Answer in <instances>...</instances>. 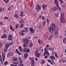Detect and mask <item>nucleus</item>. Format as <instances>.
I'll return each instance as SVG.
<instances>
[{
	"label": "nucleus",
	"mask_w": 66,
	"mask_h": 66,
	"mask_svg": "<svg viewBox=\"0 0 66 66\" xmlns=\"http://www.w3.org/2000/svg\"><path fill=\"white\" fill-rule=\"evenodd\" d=\"M18 49L20 52H22L23 51V52H27V53H29L30 52V49L29 48H24L23 50H22V49L21 48V46H20L19 47Z\"/></svg>",
	"instance_id": "nucleus-1"
},
{
	"label": "nucleus",
	"mask_w": 66,
	"mask_h": 66,
	"mask_svg": "<svg viewBox=\"0 0 66 66\" xmlns=\"http://www.w3.org/2000/svg\"><path fill=\"white\" fill-rule=\"evenodd\" d=\"M52 26L50 28H48L49 31L51 33H53V32L55 31V29H54V27H55L56 26L55 24L54 23H53L52 24Z\"/></svg>",
	"instance_id": "nucleus-2"
},
{
	"label": "nucleus",
	"mask_w": 66,
	"mask_h": 66,
	"mask_svg": "<svg viewBox=\"0 0 66 66\" xmlns=\"http://www.w3.org/2000/svg\"><path fill=\"white\" fill-rule=\"evenodd\" d=\"M23 42H25L24 44L23 45V46L24 48L28 47V44H29V41H28V39H23Z\"/></svg>",
	"instance_id": "nucleus-3"
},
{
	"label": "nucleus",
	"mask_w": 66,
	"mask_h": 66,
	"mask_svg": "<svg viewBox=\"0 0 66 66\" xmlns=\"http://www.w3.org/2000/svg\"><path fill=\"white\" fill-rule=\"evenodd\" d=\"M64 14L62 13L61 14L60 22L61 23H65L66 21L65 20V19L64 18Z\"/></svg>",
	"instance_id": "nucleus-4"
},
{
	"label": "nucleus",
	"mask_w": 66,
	"mask_h": 66,
	"mask_svg": "<svg viewBox=\"0 0 66 66\" xmlns=\"http://www.w3.org/2000/svg\"><path fill=\"white\" fill-rule=\"evenodd\" d=\"M19 61L20 65L19 66H24V65L22 64V60L21 59V57H20L18 58ZM14 66H17V64L15 65Z\"/></svg>",
	"instance_id": "nucleus-5"
},
{
	"label": "nucleus",
	"mask_w": 66,
	"mask_h": 66,
	"mask_svg": "<svg viewBox=\"0 0 66 66\" xmlns=\"http://www.w3.org/2000/svg\"><path fill=\"white\" fill-rule=\"evenodd\" d=\"M54 2L56 6H57L58 9L59 10H60V11H61V8H60L59 7V4L58 3V0H55Z\"/></svg>",
	"instance_id": "nucleus-6"
},
{
	"label": "nucleus",
	"mask_w": 66,
	"mask_h": 66,
	"mask_svg": "<svg viewBox=\"0 0 66 66\" xmlns=\"http://www.w3.org/2000/svg\"><path fill=\"white\" fill-rule=\"evenodd\" d=\"M29 60H30L31 61V66H34L35 65V62L34 61L33 58H29Z\"/></svg>",
	"instance_id": "nucleus-7"
},
{
	"label": "nucleus",
	"mask_w": 66,
	"mask_h": 66,
	"mask_svg": "<svg viewBox=\"0 0 66 66\" xmlns=\"http://www.w3.org/2000/svg\"><path fill=\"white\" fill-rule=\"evenodd\" d=\"M41 9V8L40 7V6H39V4H38L37 5V6L35 8V10H37V11H38Z\"/></svg>",
	"instance_id": "nucleus-8"
},
{
	"label": "nucleus",
	"mask_w": 66,
	"mask_h": 66,
	"mask_svg": "<svg viewBox=\"0 0 66 66\" xmlns=\"http://www.w3.org/2000/svg\"><path fill=\"white\" fill-rule=\"evenodd\" d=\"M2 57L3 58V61H4V59H5V53H2Z\"/></svg>",
	"instance_id": "nucleus-9"
},
{
	"label": "nucleus",
	"mask_w": 66,
	"mask_h": 66,
	"mask_svg": "<svg viewBox=\"0 0 66 66\" xmlns=\"http://www.w3.org/2000/svg\"><path fill=\"white\" fill-rule=\"evenodd\" d=\"M12 36L11 35H10L8 38V40H12Z\"/></svg>",
	"instance_id": "nucleus-10"
},
{
	"label": "nucleus",
	"mask_w": 66,
	"mask_h": 66,
	"mask_svg": "<svg viewBox=\"0 0 66 66\" xmlns=\"http://www.w3.org/2000/svg\"><path fill=\"white\" fill-rule=\"evenodd\" d=\"M50 58L51 60H55V58L54 56H51L50 57Z\"/></svg>",
	"instance_id": "nucleus-11"
},
{
	"label": "nucleus",
	"mask_w": 66,
	"mask_h": 66,
	"mask_svg": "<svg viewBox=\"0 0 66 66\" xmlns=\"http://www.w3.org/2000/svg\"><path fill=\"white\" fill-rule=\"evenodd\" d=\"M30 31L31 33H34L35 30L34 29H33V28H31L30 29Z\"/></svg>",
	"instance_id": "nucleus-12"
},
{
	"label": "nucleus",
	"mask_w": 66,
	"mask_h": 66,
	"mask_svg": "<svg viewBox=\"0 0 66 66\" xmlns=\"http://www.w3.org/2000/svg\"><path fill=\"white\" fill-rule=\"evenodd\" d=\"M12 62H14V61H17L18 58L16 57H13V58Z\"/></svg>",
	"instance_id": "nucleus-13"
},
{
	"label": "nucleus",
	"mask_w": 66,
	"mask_h": 66,
	"mask_svg": "<svg viewBox=\"0 0 66 66\" xmlns=\"http://www.w3.org/2000/svg\"><path fill=\"white\" fill-rule=\"evenodd\" d=\"M46 54H47L48 55L49 54V53L48 51H47L46 52H45L43 54L44 56H45Z\"/></svg>",
	"instance_id": "nucleus-14"
},
{
	"label": "nucleus",
	"mask_w": 66,
	"mask_h": 66,
	"mask_svg": "<svg viewBox=\"0 0 66 66\" xmlns=\"http://www.w3.org/2000/svg\"><path fill=\"white\" fill-rule=\"evenodd\" d=\"M24 57L25 58V59H26L28 57V54H27V53H25L24 54Z\"/></svg>",
	"instance_id": "nucleus-15"
},
{
	"label": "nucleus",
	"mask_w": 66,
	"mask_h": 66,
	"mask_svg": "<svg viewBox=\"0 0 66 66\" xmlns=\"http://www.w3.org/2000/svg\"><path fill=\"white\" fill-rule=\"evenodd\" d=\"M9 44L7 43L5 45V48H9Z\"/></svg>",
	"instance_id": "nucleus-16"
},
{
	"label": "nucleus",
	"mask_w": 66,
	"mask_h": 66,
	"mask_svg": "<svg viewBox=\"0 0 66 66\" xmlns=\"http://www.w3.org/2000/svg\"><path fill=\"white\" fill-rule=\"evenodd\" d=\"M16 51L17 53L18 54H20V55H21V53L18 51V49H16Z\"/></svg>",
	"instance_id": "nucleus-17"
},
{
	"label": "nucleus",
	"mask_w": 66,
	"mask_h": 66,
	"mask_svg": "<svg viewBox=\"0 0 66 66\" xmlns=\"http://www.w3.org/2000/svg\"><path fill=\"white\" fill-rule=\"evenodd\" d=\"M10 29L11 30H12L14 32V30L13 29V27H12V26L11 25L10 26Z\"/></svg>",
	"instance_id": "nucleus-18"
},
{
	"label": "nucleus",
	"mask_w": 66,
	"mask_h": 66,
	"mask_svg": "<svg viewBox=\"0 0 66 66\" xmlns=\"http://www.w3.org/2000/svg\"><path fill=\"white\" fill-rule=\"evenodd\" d=\"M47 6L45 5H43V6H42V7H43V9H45L46 8Z\"/></svg>",
	"instance_id": "nucleus-19"
},
{
	"label": "nucleus",
	"mask_w": 66,
	"mask_h": 66,
	"mask_svg": "<svg viewBox=\"0 0 66 66\" xmlns=\"http://www.w3.org/2000/svg\"><path fill=\"white\" fill-rule=\"evenodd\" d=\"M25 31H26V32H28V30H29V29L28 28H27V27H25L24 28Z\"/></svg>",
	"instance_id": "nucleus-20"
},
{
	"label": "nucleus",
	"mask_w": 66,
	"mask_h": 66,
	"mask_svg": "<svg viewBox=\"0 0 66 66\" xmlns=\"http://www.w3.org/2000/svg\"><path fill=\"white\" fill-rule=\"evenodd\" d=\"M40 54H39V53L35 54L36 56L37 57H40Z\"/></svg>",
	"instance_id": "nucleus-21"
},
{
	"label": "nucleus",
	"mask_w": 66,
	"mask_h": 66,
	"mask_svg": "<svg viewBox=\"0 0 66 66\" xmlns=\"http://www.w3.org/2000/svg\"><path fill=\"white\" fill-rule=\"evenodd\" d=\"M4 2L6 3H8L9 1L10 0H3Z\"/></svg>",
	"instance_id": "nucleus-22"
},
{
	"label": "nucleus",
	"mask_w": 66,
	"mask_h": 66,
	"mask_svg": "<svg viewBox=\"0 0 66 66\" xmlns=\"http://www.w3.org/2000/svg\"><path fill=\"white\" fill-rule=\"evenodd\" d=\"M53 36V35H51L50 37L48 38V40H50V39H52V38Z\"/></svg>",
	"instance_id": "nucleus-23"
},
{
	"label": "nucleus",
	"mask_w": 66,
	"mask_h": 66,
	"mask_svg": "<svg viewBox=\"0 0 66 66\" xmlns=\"http://www.w3.org/2000/svg\"><path fill=\"white\" fill-rule=\"evenodd\" d=\"M23 22H24V21L23 20H21L20 21L19 23H23Z\"/></svg>",
	"instance_id": "nucleus-24"
},
{
	"label": "nucleus",
	"mask_w": 66,
	"mask_h": 66,
	"mask_svg": "<svg viewBox=\"0 0 66 66\" xmlns=\"http://www.w3.org/2000/svg\"><path fill=\"white\" fill-rule=\"evenodd\" d=\"M53 8L54 11H56V10H57V8L56 7H53Z\"/></svg>",
	"instance_id": "nucleus-25"
},
{
	"label": "nucleus",
	"mask_w": 66,
	"mask_h": 66,
	"mask_svg": "<svg viewBox=\"0 0 66 66\" xmlns=\"http://www.w3.org/2000/svg\"><path fill=\"white\" fill-rule=\"evenodd\" d=\"M21 14L20 15V16H23V15H22V14H23V12L22 11H21Z\"/></svg>",
	"instance_id": "nucleus-26"
},
{
	"label": "nucleus",
	"mask_w": 66,
	"mask_h": 66,
	"mask_svg": "<svg viewBox=\"0 0 66 66\" xmlns=\"http://www.w3.org/2000/svg\"><path fill=\"white\" fill-rule=\"evenodd\" d=\"M0 59L1 61V64H2V57H1V55H0Z\"/></svg>",
	"instance_id": "nucleus-27"
},
{
	"label": "nucleus",
	"mask_w": 66,
	"mask_h": 66,
	"mask_svg": "<svg viewBox=\"0 0 66 66\" xmlns=\"http://www.w3.org/2000/svg\"><path fill=\"white\" fill-rule=\"evenodd\" d=\"M7 49H8V48L5 47V48L4 49V52H6L7 51Z\"/></svg>",
	"instance_id": "nucleus-28"
},
{
	"label": "nucleus",
	"mask_w": 66,
	"mask_h": 66,
	"mask_svg": "<svg viewBox=\"0 0 66 66\" xmlns=\"http://www.w3.org/2000/svg\"><path fill=\"white\" fill-rule=\"evenodd\" d=\"M38 42L39 44H41V43H42V41H41L40 39H39L38 40Z\"/></svg>",
	"instance_id": "nucleus-29"
},
{
	"label": "nucleus",
	"mask_w": 66,
	"mask_h": 66,
	"mask_svg": "<svg viewBox=\"0 0 66 66\" xmlns=\"http://www.w3.org/2000/svg\"><path fill=\"white\" fill-rule=\"evenodd\" d=\"M47 49H48L47 47H46L44 49V51L45 52H46V51H48V50H47Z\"/></svg>",
	"instance_id": "nucleus-30"
},
{
	"label": "nucleus",
	"mask_w": 66,
	"mask_h": 66,
	"mask_svg": "<svg viewBox=\"0 0 66 66\" xmlns=\"http://www.w3.org/2000/svg\"><path fill=\"white\" fill-rule=\"evenodd\" d=\"M46 21H45L44 22H43L42 23L43 26H45V24H46Z\"/></svg>",
	"instance_id": "nucleus-31"
},
{
	"label": "nucleus",
	"mask_w": 66,
	"mask_h": 66,
	"mask_svg": "<svg viewBox=\"0 0 66 66\" xmlns=\"http://www.w3.org/2000/svg\"><path fill=\"white\" fill-rule=\"evenodd\" d=\"M63 42L64 43H66V38L64 39L63 40Z\"/></svg>",
	"instance_id": "nucleus-32"
},
{
	"label": "nucleus",
	"mask_w": 66,
	"mask_h": 66,
	"mask_svg": "<svg viewBox=\"0 0 66 66\" xmlns=\"http://www.w3.org/2000/svg\"><path fill=\"white\" fill-rule=\"evenodd\" d=\"M7 61H6L4 63V65H5V66H6V65H7Z\"/></svg>",
	"instance_id": "nucleus-33"
},
{
	"label": "nucleus",
	"mask_w": 66,
	"mask_h": 66,
	"mask_svg": "<svg viewBox=\"0 0 66 66\" xmlns=\"http://www.w3.org/2000/svg\"><path fill=\"white\" fill-rule=\"evenodd\" d=\"M14 16L16 18H18V15L17 14H15Z\"/></svg>",
	"instance_id": "nucleus-34"
},
{
	"label": "nucleus",
	"mask_w": 66,
	"mask_h": 66,
	"mask_svg": "<svg viewBox=\"0 0 66 66\" xmlns=\"http://www.w3.org/2000/svg\"><path fill=\"white\" fill-rule=\"evenodd\" d=\"M3 36L4 37V38H5L6 37L7 35L6 34H4V35H3Z\"/></svg>",
	"instance_id": "nucleus-35"
},
{
	"label": "nucleus",
	"mask_w": 66,
	"mask_h": 66,
	"mask_svg": "<svg viewBox=\"0 0 66 66\" xmlns=\"http://www.w3.org/2000/svg\"><path fill=\"white\" fill-rule=\"evenodd\" d=\"M20 34L22 36H23L25 34L24 33H23L22 32H20Z\"/></svg>",
	"instance_id": "nucleus-36"
},
{
	"label": "nucleus",
	"mask_w": 66,
	"mask_h": 66,
	"mask_svg": "<svg viewBox=\"0 0 66 66\" xmlns=\"http://www.w3.org/2000/svg\"><path fill=\"white\" fill-rule=\"evenodd\" d=\"M48 49L49 50H51V51H53V49L52 48H51L49 47L48 48Z\"/></svg>",
	"instance_id": "nucleus-37"
},
{
	"label": "nucleus",
	"mask_w": 66,
	"mask_h": 66,
	"mask_svg": "<svg viewBox=\"0 0 66 66\" xmlns=\"http://www.w3.org/2000/svg\"><path fill=\"white\" fill-rule=\"evenodd\" d=\"M15 28L16 29H17V28H18V24H16L15 25Z\"/></svg>",
	"instance_id": "nucleus-38"
},
{
	"label": "nucleus",
	"mask_w": 66,
	"mask_h": 66,
	"mask_svg": "<svg viewBox=\"0 0 66 66\" xmlns=\"http://www.w3.org/2000/svg\"><path fill=\"white\" fill-rule=\"evenodd\" d=\"M33 46V44L32 43H31L29 45L30 47H32V46Z\"/></svg>",
	"instance_id": "nucleus-39"
},
{
	"label": "nucleus",
	"mask_w": 66,
	"mask_h": 66,
	"mask_svg": "<svg viewBox=\"0 0 66 66\" xmlns=\"http://www.w3.org/2000/svg\"><path fill=\"white\" fill-rule=\"evenodd\" d=\"M55 56L56 57L58 58V56H57V53H55Z\"/></svg>",
	"instance_id": "nucleus-40"
},
{
	"label": "nucleus",
	"mask_w": 66,
	"mask_h": 66,
	"mask_svg": "<svg viewBox=\"0 0 66 66\" xmlns=\"http://www.w3.org/2000/svg\"><path fill=\"white\" fill-rule=\"evenodd\" d=\"M23 24H22L20 26V27L21 28H22L23 27Z\"/></svg>",
	"instance_id": "nucleus-41"
},
{
	"label": "nucleus",
	"mask_w": 66,
	"mask_h": 66,
	"mask_svg": "<svg viewBox=\"0 0 66 66\" xmlns=\"http://www.w3.org/2000/svg\"><path fill=\"white\" fill-rule=\"evenodd\" d=\"M10 56V54L9 53H8V54L7 55V57H9V56Z\"/></svg>",
	"instance_id": "nucleus-42"
},
{
	"label": "nucleus",
	"mask_w": 66,
	"mask_h": 66,
	"mask_svg": "<svg viewBox=\"0 0 66 66\" xmlns=\"http://www.w3.org/2000/svg\"><path fill=\"white\" fill-rule=\"evenodd\" d=\"M38 51H36L35 52V54H38Z\"/></svg>",
	"instance_id": "nucleus-43"
},
{
	"label": "nucleus",
	"mask_w": 66,
	"mask_h": 66,
	"mask_svg": "<svg viewBox=\"0 0 66 66\" xmlns=\"http://www.w3.org/2000/svg\"><path fill=\"white\" fill-rule=\"evenodd\" d=\"M4 8H3V9L1 8V11H4Z\"/></svg>",
	"instance_id": "nucleus-44"
},
{
	"label": "nucleus",
	"mask_w": 66,
	"mask_h": 66,
	"mask_svg": "<svg viewBox=\"0 0 66 66\" xmlns=\"http://www.w3.org/2000/svg\"><path fill=\"white\" fill-rule=\"evenodd\" d=\"M42 64H44L45 63V61L44 60H42Z\"/></svg>",
	"instance_id": "nucleus-45"
},
{
	"label": "nucleus",
	"mask_w": 66,
	"mask_h": 66,
	"mask_svg": "<svg viewBox=\"0 0 66 66\" xmlns=\"http://www.w3.org/2000/svg\"><path fill=\"white\" fill-rule=\"evenodd\" d=\"M47 61L48 62H49L50 63H51V61L50 60H47Z\"/></svg>",
	"instance_id": "nucleus-46"
},
{
	"label": "nucleus",
	"mask_w": 66,
	"mask_h": 66,
	"mask_svg": "<svg viewBox=\"0 0 66 66\" xmlns=\"http://www.w3.org/2000/svg\"><path fill=\"white\" fill-rule=\"evenodd\" d=\"M23 32H25V31L23 30H22L20 32L21 33H23Z\"/></svg>",
	"instance_id": "nucleus-47"
},
{
	"label": "nucleus",
	"mask_w": 66,
	"mask_h": 66,
	"mask_svg": "<svg viewBox=\"0 0 66 66\" xmlns=\"http://www.w3.org/2000/svg\"><path fill=\"white\" fill-rule=\"evenodd\" d=\"M13 43L12 42H11V43H9V45L10 46H11V45H13Z\"/></svg>",
	"instance_id": "nucleus-48"
},
{
	"label": "nucleus",
	"mask_w": 66,
	"mask_h": 66,
	"mask_svg": "<svg viewBox=\"0 0 66 66\" xmlns=\"http://www.w3.org/2000/svg\"><path fill=\"white\" fill-rule=\"evenodd\" d=\"M4 19H9V18H8L7 17H4Z\"/></svg>",
	"instance_id": "nucleus-49"
},
{
	"label": "nucleus",
	"mask_w": 66,
	"mask_h": 66,
	"mask_svg": "<svg viewBox=\"0 0 66 66\" xmlns=\"http://www.w3.org/2000/svg\"><path fill=\"white\" fill-rule=\"evenodd\" d=\"M42 17L43 16H42V15H40L39 16V18H42Z\"/></svg>",
	"instance_id": "nucleus-50"
},
{
	"label": "nucleus",
	"mask_w": 66,
	"mask_h": 66,
	"mask_svg": "<svg viewBox=\"0 0 66 66\" xmlns=\"http://www.w3.org/2000/svg\"><path fill=\"white\" fill-rule=\"evenodd\" d=\"M45 59H48V56L47 55H46L45 56Z\"/></svg>",
	"instance_id": "nucleus-51"
},
{
	"label": "nucleus",
	"mask_w": 66,
	"mask_h": 66,
	"mask_svg": "<svg viewBox=\"0 0 66 66\" xmlns=\"http://www.w3.org/2000/svg\"><path fill=\"white\" fill-rule=\"evenodd\" d=\"M46 48H48V47H49V46L48 44H47L46 45Z\"/></svg>",
	"instance_id": "nucleus-52"
},
{
	"label": "nucleus",
	"mask_w": 66,
	"mask_h": 66,
	"mask_svg": "<svg viewBox=\"0 0 66 66\" xmlns=\"http://www.w3.org/2000/svg\"><path fill=\"white\" fill-rule=\"evenodd\" d=\"M55 15V16L56 17H57V16H58V14H57V13H56Z\"/></svg>",
	"instance_id": "nucleus-53"
},
{
	"label": "nucleus",
	"mask_w": 66,
	"mask_h": 66,
	"mask_svg": "<svg viewBox=\"0 0 66 66\" xmlns=\"http://www.w3.org/2000/svg\"><path fill=\"white\" fill-rule=\"evenodd\" d=\"M51 11H54V8H51Z\"/></svg>",
	"instance_id": "nucleus-54"
},
{
	"label": "nucleus",
	"mask_w": 66,
	"mask_h": 66,
	"mask_svg": "<svg viewBox=\"0 0 66 66\" xmlns=\"http://www.w3.org/2000/svg\"><path fill=\"white\" fill-rule=\"evenodd\" d=\"M2 46V44L0 43V48H1Z\"/></svg>",
	"instance_id": "nucleus-55"
},
{
	"label": "nucleus",
	"mask_w": 66,
	"mask_h": 66,
	"mask_svg": "<svg viewBox=\"0 0 66 66\" xmlns=\"http://www.w3.org/2000/svg\"><path fill=\"white\" fill-rule=\"evenodd\" d=\"M49 19H47L46 20V21L47 22V23H48L49 22Z\"/></svg>",
	"instance_id": "nucleus-56"
},
{
	"label": "nucleus",
	"mask_w": 66,
	"mask_h": 66,
	"mask_svg": "<svg viewBox=\"0 0 66 66\" xmlns=\"http://www.w3.org/2000/svg\"><path fill=\"white\" fill-rule=\"evenodd\" d=\"M63 63H66V60H64L63 61H62Z\"/></svg>",
	"instance_id": "nucleus-57"
},
{
	"label": "nucleus",
	"mask_w": 66,
	"mask_h": 66,
	"mask_svg": "<svg viewBox=\"0 0 66 66\" xmlns=\"http://www.w3.org/2000/svg\"><path fill=\"white\" fill-rule=\"evenodd\" d=\"M8 10L11 11V7H10L8 8Z\"/></svg>",
	"instance_id": "nucleus-58"
},
{
	"label": "nucleus",
	"mask_w": 66,
	"mask_h": 66,
	"mask_svg": "<svg viewBox=\"0 0 66 66\" xmlns=\"http://www.w3.org/2000/svg\"><path fill=\"white\" fill-rule=\"evenodd\" d=\"M57 33H58L57 31L55 33V35H57Z\"/></svg>",
	"instance_id": "nucleus-59"
},
{
	"label": "nucleus",
	"mask_w": 66,
	"mask_h": 66,
	"mask_svg": "<svg viewBox=\"0 0 66 66\" xmlns=\"http://www.w3.org/2000/svg\"><path fill=\"white\" fill-rule=\"evenodd\" d=\"M59 0L60 1L61 3H63V1H62V0Z\"/></svg>",
	"instance_id": "nucleus-60"
},
{
	"label": "nucleus",
	"mask_w": 66,
	"mask_h": 66,
	"mask_svg": "<svg viewBox=\"0 0 66 66\" xmlns=\"http://www.w3.org/2000/svg\"><path fill=\"white\" fill-rule=\"evenodd\" d=\"M42 20H44V19H45V17L44 16L42 17Z\"/></svg>",
	"instance_id": "nucleus-61"
},
{
	"label": "nucleus",
	"mask_w": 66,
	"mask_h": 66,
	"mask_svg": "<svg viewBox=\"0 0 66 66\" xmlns=\"http://www.w3.org/2000/svg\"><path fill=\"white\" fill-rule=\"evenodd\" d=\"M32 5H33V3H31V7H32Z\"/></svg>",
	"instance_id": "nucleus-62"
},
{
	"label": "nucleus",
	"mask_w": 66,
	"mask_h": 66,
	"mask_svg": "<svg viewBox=\"0 0 66 66\" xmlns=\"http://www.w3.org/2000/svg\"><path fill=\"white\" fill-rule=\"evenodd\" d=\"M13 64H17V62H14L13 63Z\"/></svg>",
	"instance_id": "nucleus-63"
},
{
	"label": "nucleus",
	"mask_w": 66,
	"mask_h": 66,
	"mask_svg": "<svg viewBox=\"0 0 66 66\" xmlns=\"http://www.w3.org/2000/svg\"><path fill=\"white\" fill-rule=\"evenodd\" d=\"M1 38H4V36H3H3H2L1 37Z\"/></svg>",
	"instance_id": "nucleus-64"
}]
</instances>
